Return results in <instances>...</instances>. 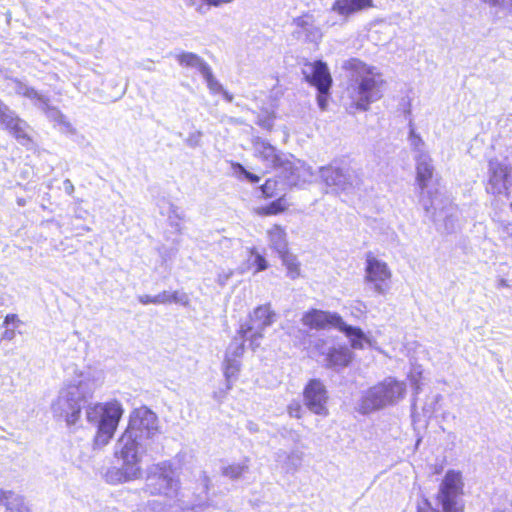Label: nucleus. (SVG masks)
I'll return each mask as SVG.
<instances>
[{"label": "nucleus", "mask_w": 512, "mask_h": 512, "mask_svg": "<svg viewBox=\"0 0 512 512\" xmlns=\"http://www.w3.org/2000/svg\"><path fill=\"white\" fill-rule=\"evenodd\" d=\"M159 432L158 417L151 409L146 406L135 409L115 448V456L122 464L106 471V481L119 484L140 478L142 457L154 449V440Z\"/></svg>", "instance_id": "obj_1"}, {"label": "nucleus", "mask_w": 512, "mask_h": 512, "mask_svg": "<svg viewBox=\"0 0 512 512\" xmlns=\"http://www.w3.org/2000/svg\"><path fill=\"white\" fill-rule=\"evenodd\" d=\"M416 169V184L419 188V203L426 216L437 226L444 222V230L450 233L455 228V208L448 199H444L431 184L435 176V167L429 154L414 156Z\"/></svg>", "instance_id": "obj_2"}, {"label": "nucleus", "mask_w": 512, "mask_h": 512, "mask_svg": "<svg viewBox=\"0 0 512 512\" xmlns=\"http://www.w3.org/2000/svg\"><path fill=\"white\" fill-rule=\"evenodd\" d=\"M342 68L347 72V94L351 105L358 110H368L371 103L382 97L383 80L376 68L368 66L357 58L344 61Z\"/></svg>", "instance_id": "obj_3"}, {"label": "nucleus", "mask_w": 512, "mask_h": 512, "mask_svg": "<svg viewBox=\"0 0 512 512\" xmlns=\"http://www.w3.org/2000/svg\"><path fill=\"white\" fill-rule=\"evenodd\" d=\"M254 155L266 168L280 170L284 178L282 185L297 186L306 182L311 175L310 168L292 155H287L279 151L268 141L257 138L253 143Z\"/></svg>", "instance_id": "obj_4"}, {"label": "nucleus", "mask_w": 512, "mask_h": 512, "mask_svg": "<svg viewBox=\"0 0 512 512\" xmlns=\"http://www.w3.org/2000/svg\"><path fill=\"white\" fill-rule=\"evenodd\" d=\"M94 390V380L80 373L60 390L57 399L52 403L54 416L63 418L68 425L75 424Z\"/></svg>", "instance_id": "obj_5"}, {"label": "nucleus", "mask_w": 512, "mask_h": 512, "mask_svg": "<svg viewBox=\"0 0 512 512\" xmlns=\"http://www.w3.org/2000/svg\"><path fill=\"white\" fill-rule=\"evenodd\" d=\"M122 415V405L116 400L87 406V421L97 426V432L93 441L94 449H102L110 442Z\"/></svg>", "instance_id": "obj_6"}, {"label": "nucleus", "mask_w": 512, "mask_h": 512, "mask_svg": "<svg viewBox=\"0 0 512 512\" xmlns=\"http://www.w3.org/2000/svg\"><path fill=\"white\" fill-rule=\"evenodd\" d=\"M405 393L406 384L404 382L388 377L366 391L361 399L359 411L362 414H368L388 405H394L404 398Z\"/></svg>", "instance_id": "obj_7"}, {"label": "nucleus", "mask_w": 512, "mask_h": 512, "mask_svg": "<svg viewBox=\"0 0 512 512\" xmlns=\"http://www.w3.org/2000/svg\"><path fill=\"white\" fill-rule=\"evenodd\" d=\"M146 486L153 495L175 497L180 488L177 469L170 461L154 465L147 476Z\"/></svg>", "instance_id": "obj_8"}, {"label": "nucleus", "mask_w": 512, "mask_h": 512, "mask_svg": "<svg viewBox=\"0 0 512 512\" xmlns=\"http://www.w3.org/2000/svg\"><path fill=\"white\" fill-rule=\"evenodd\" d=\"M462 494L463 482L460 472L448 470L439 485L436 497L442 512H464Z\"/></svg>", "instance_id": "obj_9"}, {"label": "nucleus", "mask_w": 512, "mask_h": 512, "mask_svg": "<svg viewBox=\"0 0 512 512\" xmlns=\"http://www.w3.org/2000/svg\"><path fill=\"white\" fill-rule=\"evenodd\" d=\"M276 314L269 304L256 307L250 315L249 321L240 326L238 334L249 337L253 350L260 346L265 330L275 322Z\"/></svg>", "instance_id": "obj_10"}, {"label": "nucleus", "mask_w": 512, "mask_h": 512, "mask_svg": "<svg viewBox=\"0 0 512 512\" xmlns=\"http://www.w3.org/2000/svg\"><path fill=\"white\" fill-rule=\"evenodd\" d=\"M392 273L386 262L374 257L371 253L366 255L364 281L375 294L385 295L390 289Z\"/></svg>", "instance_id": "obj_11"}, {"label": "nucleus", "mask_w": 512, "mask_h": 512, "mask_svg": "<svg viewBox=\"0 0 512 512\" xmlns=\"http://www.w3.org/2000/svg\"><path fill=\"white\" fill-rule=\"evenodd\" d=\"M323 181L335 190L346 191L358 184L359 179L355 171L348 166L339 167L329 165L320 169Z\"/></svg>", "instance_id": "obj_12"}, {"label": "nucleus", "mask_w": 512, "mask_h": 512, "mask_svg": "<svg viewBox=\"0 0 512 512\" xmlns=\"http://www.w3.org/2000/svg\"><path fill=\"white\" fill-rule=\"evenodd\" d=\"M0 125L9 130L21 145H28L31 143V138L27 133V129L29 128L27 122L19 118L18 115L13 110H11L1 99Z\"/></svg>", "instance_id": "obj_13"}, {"label": "nucleus", "mask_w": 512, "mask_h": 512, "mask_svg": "<svg viewBox=\"0 0 512 512\" xmlns=\"http://www.w3.org/2000/svg\"><path fill=\"white\" fill-rule=\"evenodd\" d=\"M304 402L306 407L314 414L327 416V390L318 379H312L304 388Z\"/></svg>", "instance_id": "obj_14"}, {"label": "nucleus", "mask_w": 512, "mask_h": 512, "mask_svg": "<svg viewBox=\"0 0 512 512\" xmlns=\"http://www.w3.org/2000/svg\"><path fill=\"white\" fill-rule=\"evenodd\" d=\"M293 24L296 26L293 36L298 40L317 44L322 39V31L312 15L304 14L297 17L293 20Z\"/></svg>", "instance_id": "obj_15"}, {"label": "nucleus", "mask_w": 512, "mask_h": 512, "mask_svg": "<svg viewBox=\"0 0 512 512\" xmlns=\"http://www.w3.org/2000/svg\"><path fill=\"white\" fill-rule=\"evenodd\" d=\"M302 322L305 326L314 329H324L328 326L337 328L342 324V317L337 313L312 309L303 315Z\"/></svg>", "instance_id": "obj_16"}, {"label": "nucleus", "mask_w": 512, "mask_h": 512, "mask_svg": "<svg viewBox=\"0 0 512 512\" xmlns=\"http://www.w3.org/2000/svg\"><path fill=\"white\" fill-rule=\"evenodd\" d=\"M487 192L501 194L507 189L508 169L497 160L489 161Z\"/></svg>", "instance_id": "obj_17"}, {"label": "nucleus", "mask_w": 512, "mask_h": 512, "mask_svg": "<svg viewBox=\"0 0 512 512\" xmlns=\"http://www.w3.org/2000/svg\"><path fill=\"white\" fill-rule=\"evenodd\" d=\"M34 105L40 109L49 120L59 124L63 131L69 133L74 132V128L72 127L71 123L66 119V117L57 107L50 105V100L47 96L42 94L41 97L38 98V100L34 103Z\"/></svg>", "instance_id": "obj_18"}, {"label": "nucleus", "mask_w": 512, "mask_h": 512, "mask_svg": "<svg viewBox=\"0 0 512 512\" xmlns=\"http://www.w3.org/2000/svg\"><path fill=\"white\" fill-rule=\"evenodd\" d=\"M353 359V353L347 346H333L325 354L326 366L335 371L347 367Z\"/></svg>", "instance_id": "obj_19"}, {"label": "nucleus", "mask_w": 512, "mask_h": 512, "mask_svg": "<svg viewBox=\"0 0 512 512\" xmlns=\"http://www.w3.org/2000/svg\"><path fill=\"white\" fill-rule=\"evenodd\" d=\"M373 6V0H336L332 10L340 16L347 18L356 12Z\"/></svg>", "instance_id": "obj_20"}, {"label": "nucleus", "mask_w": 512, "mask_h": 512, "mask_svg": "<svg viewBox=\"0 0 512 512\" xmlns=\"http://www.w3.org/2000/svg\"><path fill=\"white\" fill-rule=\"evenodd\" d=\"M308 80L317 88V90L321 89L322 91L330 90L332 84L329 69L322 61H318L314 64L312 73L308 76Z\"/></svg>", "instance_id": "obj_21"}, {"label": "nucleus", "mask_w": 512, "mask_h": 512, "mask_svg": "<svg viewBox=\"0 0 512 512\" xmlns=\"http://www.w3.org/2000/svg\"><path fill=\"white\" fill-rule=\"evenodd\" d=\"M337 329L349 338L353 349H363L364 344L368 342L366 335L359 327L348 325L343 319L342 324H339Z\"/></svg>", "instance_id": "obj_22"}, {"label": "nucleus", "mask_w": 512, "mask_h": 512, "mask_svg": "<svg viewBox=\"0 0 512 512\" xmlns=\"http://www.w3.org/2000/svg\"><path fill=\"white\" fill-rule=\"evenodd\" d=\"M0 505L4 506L10 512H29V507L25 504L24 499L12 492H0Z\"/></svg>", "instance_id": "obj_23"}, {"label": "nucleus", "mask_w": 512, "mask_h": 512, "mask_svg": "<svg viewBox=\"0 0 512 512\" xmlns=\"http://www.w3.org/2000/svg\"><path fill=\"white\" fill-rule=\"evenodd\" d=\"M176 59L182 67L196 69L201 75L210 68L203 58L192 52H181Z\"/></svg>", "instance_id": "obj_24"}, {"label": "nucleus", "mask_w": 512, "mask_h": 512, "mask_svg": "<svg viewBox=\"0 0 512 512\" xmlns=\"http://www.w3.org/2000/svg\"><path fill=\"white\" fill-rule=\"evenodd\" d=\"M249 458L240 463H231L221 467V474L232 481L240 480L249 472Z\"/></svg>", "instance_id": "obj_25"}, {"label": "nucleus", "mask_w": 512, "mask_h": 512, "mask_svg": "<svg viewBox=\"0 0 512 512\" xmlns=\"http://www.w3.org/2000/svg\"><path fill=\"white\" fill-rule=\"evenodd\" d=\"M8 80L7 87L12 88L15 94L26 97L32 100L34 103L41 97V93L35 90L33 87L28 86L17 78H6Z\"/></svg>", "instance_id": "obj_26"}, {"label": "nucleus", "mask_w": 512, "mask_h": 512, "mask_svg": "<svg viewBox=\"0 0 512 512\" xmlns=\"http://www.w3.org/2000/svg\"><path fill=\"white\" fill-rule=\"evenodd\" d=\"M271 247L279 254H283L287 249V240L285 231L278 225H275L268 231Z\"/></svg>", "instance_id": "obj_27"}, {"label": "nucleus", "mask_w": 512, "mask_h": 512, "mask_svg": "<svg viewBox=\"0 0 512 512\" xmlns=\"http://www.w3.org/2000/svg\"><path fill=\"white\" fill-rule=\"evenodd\" d=\"M304 459V452L295 448L287 453L283 464V469L286 472H296L302 465Z\"/></svg>", "instance_id": "obj_28"}, {"label": "nucleus", "mask_w": 512, "mask_h": 512, "mask_svg": "<svg viewBox=\"0 0 512 512\" xmlns=\"http://www.w3.org/2000/svg\"><path fill=\"white\" fill-rule=\"evenodd\" d=\"M410 131L408 136V141L414 156H420L421 154H428L425 149V142L422 137L416 133L412 122L409 123Z\"/></svg>", "instance_id": "obj_29"}, {"label": "nucleus", "mask_w": 512, "mask_h": 512, "mask_svg": "<svg viewBox=\"0 0 512 512\" xmlns=\"http://www.w3.org/2000/svg\"><path fill=\"white\" fill-rule=\"evenodd\" d=\"M224 376L227 382V390L231 389V382L235 379L240 371L241 363L235 358H224Z\"/></svg>", "instance_id": "obj_30"}, {"label": "nucleus", "mask_w": 512, "mask_h": 512, "mask_svg": "<svg viewBox=\"0 0 512 512\" xmlns=\"http://www.w3.org/2000/svg\"><path fill=\"white\" fill-rule=\"evenodd\" d=\"M238 335L239 337L236 336L228 346L225 357L235 359L242 357L244 353V341L249 340V337H243L242 334Z\"/></svg>", "instance_id": "obj_31"}, {"label": "nucleus", "mask_w": 512, "mask_h": 512, "mask_svg": "<svg viewBox=\"0 0 512 512\" xmlns=\"http://www.w3.org/2000/svg\"><path fill=\"white\" fill-rule=\"evenodd\" d=\"M287 207V202L284 196H280L276 200L272 201L267 206L261 207L258 210L260 215H276L283 212Z\"/></svg>", "instance_id": "obj_32"}, {"label": "nucleus", "mask_w": 512, "mask_h": 512, "mask_svg": "<svg viewBox=\"0 0 512 512\" xmlns=\"http://www.w3.org/2000/svg\"><path fill=\"white\" fill-rule=\"evenodd\" d=\"M279 256L288 270L289 277L295 279L299 275V263L297 262L296 257L288 251Z\"/></svg>", "instance_id": "obj_33"}, {"label": "nucleus", "mask_w": 512, "mask_h": 512, "mask_svg": "<svg viewBox=\"0 0 512 512\" xmlns=\"http://www.w3.org/2000/svg\"><path fill=\"white\" fill-rule=\"evenodd\" d=\"M280 182L277 179L270 178L260 187L265 198H273L278 196L284 188L279 187Z\"/></svg>", "instance_id": "obj_34"}, {"label": "nucleus", "mask_w": 512, "mask_h": 512, "mask_svg": "<svg viewBox=\"0 0 512 512\" xmlns=\"http://www.w3.org/2000/svg\"><path fill=\"white\" fill-rule=\"evenodd\" d=\"M203 78L205 79L208 88L213 93H221L223 91V86L218 82V80L214 77L213 72L211 68L206 70L202 74Z\"/></svg>", "instance_id": "obj_35"}, {"label": "nucleus", "mask_w": 512, "mask_h": 512, "mask_svg": "<svg viewBox=\"0 0 512 512\" xmlns=\"http://www.w3.org/2000/svg\"><path fill=\"white\" fill-rule=\"evenodd\" d=\"M274 115L271 112L263 111L258 114L257 116V125H259L261 128L265 130H272L274 126Z\"/></svg>", "instance_id": "obj_36"}, {"label": "nucleus", "mask_w": 512, "mask_h": 512, "mask_svg": "<svg viewBox=\"0 0 512 512\" xmlns=\"http://www.w3.org/2000/svg\"><path fill=\"white\" fill-rule=\"evenodd\" d=\"M201 138H202V132L195 131V132L189 134V136L185 139V143L190 148H196V147L200 146Z\"/></svg>", "instance_id": "obj_37"}, {"label": "nucleus", "mask_w": 512, "mask_h": 512, "mask_svg": "<svg viewBox=\"0 0 512 512\" xmlns=\"http://www.w3.org/2000/svg\"><path fill=\"white\" fill-rule=\"evenodd\" d=\"M171 303H179L181 305L187 306L189 304V297L184 292L175 291L170 293Z\"/></svg>", "instance_id": "obj_38"}, {"label": "nucleus", "mask_w": 512, "mask_h": 512, "mask_svg": "<svg viewBox=\"0 0 512 512\" xmlns=\"http://www.w3.org/2000/svg\"><path fill=\"white\" fill-rule=\"evenodd\" d=\"M186 4L195 7L201 14H205L209 10L206 0H186Z\"/></svg>", "instance_id": "obj_39"}, {"label": "nucleus", "mask_w": 512, "mask_h": 512, "mask_svg": "<svg viewBox=\"0 0 512 512\" xmlns=\"http://www.w3.org/2000/svg\"><path fill=\"white\" fill-rule=\"evenodd\" d=\"M329 91L330 90H324L318 89V95H317V103L319 108L322 111H325L327 109L328 105V98H329Z\"/></svg>", "instance_id": "obj_40"}, {"label": "nucleus", "mask_w": 512, "mask_h": 512, "mask_svg": "<svg viewBox=\"0 0 512 512\" xmlns=\"http://www.w3.org/2000/svg\"><path fill=\"white\" fill-rule=\"evenodd\" d=\"M238 172L244 176V178L250 183H258L260 177L246 170L241 164H237Z\"/></svg>", "instance_id": "obj_41"}, {"label": "nucleus", "mask_w": 512, "mask_h": 512, "mask_svg": "<svg viewBox=\"0 0 512 512\" xmlns=\"http://www.w3.org/2000/svg\"><path fill=\"white\" fill-rule=\"evenodd\" d=\"M441 398L440 395H436L432 402L431 403H426L423 407V412H424V415L425 416H428V417H431L432 414L435 412V405L437 404V402L439 401V399Z\"/></svg>", "instance_id": "obj_42"}, {"label": "nucleus", "mask_w": 512, "mask_h": 512, "mask_svg": "<svg viewBox=\"0 0 512 512\" xmlns=\"http://www.w3.org/2000/svg\"><path fill=\"white\" fill-rule=\"evenodd\" d=\"M302 407L299 402H292L288 405V413L291 417L300 418Z\"/></svg>", "instance_id": "obj_43"}, {"label": "nucleus", "mask_w": 512, "mask_h": 512, "mask_svg": "<svg viewBox=\"0 0 512 512\" xmlns=\"http://www.w3.org/2000/svg\"><path fill=\"white\" fill-rule=\"evenodd\" d=\"M171 303L170 293L163 291L154 296V304H167Z\"/></svg>", "instance_id": "obj_44"}, {"label": "nucleus", "mask_w": 512, "mask_h": 512, "mask_svg": "<svg viewBox=\"0 0 512 512\" xmlns=\"http://www.w3.org/2000/svg\"><path fill=\"white\" fill-rule=\"evenodd\" d=\"M494 6L512 15V0H496Z\"/></svg>", "instance_id": "obj_45"}, {"label": "nucleus", "mask_w": 512, "mask_h": 512, "mask_svg": "<svg viewBox=\"0 0 512 512\" xmlns=\"http://www.w3.org/2000/svg\"><path fill=\"white\" fill-rule=\"evenodd\" d=\"M254 264L257 267V271H263V270H265L267 268V261H266V259L262 255H260L258 253L255 255Z\"/></svg>", "instance_id": "obj_46"}, {"label": "nucleus", "mask_w": 512, "mask_h": 512, "mask_svg": "<svg viewBox=\"0 0 512 512\" xmlns=\"http://www.w3.org/2000/svg\"><path fill=\"white\" fill-rule=\"evenodd\" d=\"M200 481H201V484L203 486V489L207 493L208 490H209V487H210L211 480H210L209 476L206 474V472H202L201 473Z\"/></svg>", "instance_id": "obj_47"}, {"label": "nucleus", "mask_w": 512, "mask_h": 512, "mask_svg": "<svg viewBox=\"0 0 512 512\" xmlns=\"http://www.w3.org/2000/svg\"><path fill=\"white\" fill-rule=\"evenodd\" d=\"M232 272H223L218 275L217 282L220 286H224L229 278L231 277Z\"/></svg>", "instance_id": "obj_48"}, {"label": "nucleus", "mask_w": 512, "mask_h": 512, "mask_svg": "<svg viewBox=\"0 0 512 512\" xmlns=\"http://www.w3.org/2000/svg\"><path fill=\"white\" fill-rule=\"evenodd\" d=\"M285 456H287V452L280 449L275 453V461L279 463L282 467L285 461Z\"/></svg>", "instance_id": "obj_49"}, {"label": "nucleus", "mask_w": 512, "mask_h": 512, "mask_svg": "<svg viewBox=\"0 0 512 512\" xmlns=\"http://www.w3.org/2000/svg\"><path fill=\"white\" fill-rule=\"evenodd\" d=\"M63 187H64V191L68 194V195H72L75 188H74V185L73 183L71 182L70 179H65L63 181Z\"/></svg>", "instance_id": "obj_50"}, {"label": "nucleus", "mask_w": 512, "mask_h": 512, "mask_svg": "<svg viewBox=\"0 0 512 512\" xmlns=\"http://www.w3.org/2000/svg\"><path fill=\"white\" fill-rule=\"evenodd\" d=\"M138 301L143 304V305H147V304H154V296H150V295H139L138 296Z\"/></svg>", "instance_id": "obj_51"}, {"label": "nucleus", "mask_w": 512, "mask_h": 512, "mask_svg": "<svg viewBox=\"0 0 512 512\" xmlns=\"http://www.w3.org/2000/svg\"><path fill=\"white\" fill-rule=\"evenodd\" d=\"M232 1L233 0H206L208 7H210V6L219 7L223 4L231 3Z\"/></svg>", "instance_id": "obj_52"}, {"label": "nucleus", "mask_w": 512, "mask_h": 512, "mask_svg": "<svg viewBox=\"0 0 512 512\" xmlns=\"http://www.w3.org/2000/svg\"><path fill=\"white\" fill-rule=\"evenodd\" d=\"M19 322L16 314H8L5 317L4 325L8 326L10 323Z\"/></svg>", "instance_id": "obj_53"}, {"label": "nucleus", "mask_w": 512, "mask_h": 512, "mask_svg": "<svg viewBox=\"0 0 512 512\" xmlns=\"http://www.w3.org/2000/svg\"><path fill=\"white\" fill-rule=\"evenodd\" d=\"M169 209H170V214H169V218L171 219L172 218V215L175 216L176 218L180 219V215L178 214V207H176L175 205H173L172 203H169Z\"/></svg>", "instance_id": "obj_54"}, {"label": "nucleus", "mask_w": 512, "mask_h": 512, "mask_svg": "<svg viewBox=\"0 0 512 512\" xmlns=\"http://www.w3.org/2000/svg\"><path fill=\"white\" fill-rule=\"evenodd\" d=\"M14 336H15L14 330L6 329L2 337L4 339L12 340L14 338Z\"/></svg>", "instance_id": "obj_55"}, {"label": "nucleus", "mask_w": 512, "mask_h": 512, "mask_svg": "<svg viewBox=\"0 0 512 512\" xmlns=\"http://www.w3.org/2000/svg\"><path fill=\"white\" fill-rule=\"evenodd\" d=\"M247 429L251 432V433H256L259 428H258V425L252 421H249L247 423Z\"/></svg>", "instance_id": "obj_56"}, {"label": "nucleus", "mask_w": 512, "mask_h": 512, "mask_svg": "<svg viewBox=\"0 0 512 512\" xmlns=\"http://www.w3.org/2000/svg\"><path fill=\"white\" fill-rule=\"evenodd\" d=\"M223 94V97L226 101L228 102H232L233 101V95L230 94L228 91H226L225 89H223V91L221 92Z\"/></svg>", "instance_id": "obj_57"}, {"label": "nucleus", "mask_w": 512, "mask_h": 512, "mask_svg": "<svg viewBox=\"0 0 512 512\" xmlns=\"http://www.w3.org/2000/svg\"><path fill=\"white\" fill-rule=\"evenodd\" d=\"M503 287H508V282H507V280L501 278L497 282V288L500 289V288H503Z\"/></svg>", "instance_id": "obj_58"}, {"label": "nucleus", "mask_w": 512, "mask_h": 512, "mask_svg": "<svg viewBox=\"0 0 512 512\" xmlns=\"http://www.w3.org/2000/svg\"><path fill=\"white\" fill-rule=\"evenodd\" d=\"M229 122L230 123H235V124H242L243 121L239 120V119H236V118H229Z\"/></svg>", "instance_id": "obj_59"}, {"label": "nucleus", "mask_w": 512, "mask_h": 512, "mask_svg": "<svg viewBox=\"0 0 512 512\" xmlns=\"http://www.w3.org/2000/svg\"><path fill=\"white\" fill-rule=\"evenodd\" d=\"M17 204L19 206H25L26 205V200L24 198H18L17 199Z\"/></svg>", "instance_id": "obj_60"}, {"label": "nucleus", "mask_w": 512, "mask_h": 512, "mask_svg": "<svg viewBox=\"0 0 512 512\" xmlns=\"http://www.w3.org/2000/svg\"><path fill=\"white\" fill-rule=\"evenodd\" d=\"M482 1L485 2V3L490 4L491 6H494V4L496 2V0H482Z\"/></svg>", "instance_id": "obj_61"}, {"label": "nucleus", "mask_w": 512, "mask_h": 512, "mask_svg": "<svg viewBox=\"0 0 512 512\" xmlns=\"http://www.w3.org/2000/svg\"><path fill=\"white\" fill-rule=\"evenodd\" d=\"M417 512H440L438 510H432V511H424L423 509H421L420 507L418 508Z\"/></svg>", "instance_id": "obj_62"}]
</instances>
